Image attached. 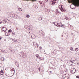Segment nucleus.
I'll return each instance as SVG.
<instances>
[{
	"label": "nucleus",
	"instance_id": "nucleus-44",
	"mask_svg": "<svg viewBox=\"0 0 79 79\" xmlns=\"http://www.w3.org/2000/svg\"><path fill=\"white\" fill-rule=\"evenodd\" d=\"M42 31V30H41V31H40H40Z\"/></svg>",
	"mask_w": 79,
	"mask_h": 79
},
{
	"label": "nucleus",
	"instance_id": "nucleus-9",
	"mask_svg": "<svg viewBox=\"0 0 79 79\" xmlns=\"http://www.w3.org/2000/svg\"><path fill=\"white\" fill-rule=\"evenodd\" d=\"M60 24H61V23H56V26H57V27H60L61 26Z\"/></svg>",
	"mask_w": 79,
	"mask_h": 79
},
{
	"label": "nucleus",
	"instance_id": "nucleus-16",
	"mask_svg": "<svg viewBox=\"0 0 79 79\" xmlns=\"http://www.w3.org/2000/svg\"><path fill=\"white\" fill-rule=\"evenodd\" d=\"M26 16L27 18H29V17H30V16L29 15H26Z\"/></svg>",
	"mask_w": 79,
	"mask_h": 79
},
{
	"label": "nucleus",
	"instance_id": "nucleus-18",
	"mask_svg": "<svg viewBox=\"0 0 79 79\" xmlns=\"http://www.w3.org/2000/svg\"><path fill=\"white\" fill-rule=\"evenodd\" d=\"M6 21L5 20H3V24H5L6 23Z\"/></svg>",
	"mask_w": 79,
	"mask_h": 79
},
{
	"label": "nucleus",
	"instance_id": "nucleus-49",
	"mask_svg": "<svg viewBox=\"0 0 79 79\" xmlns=\"http://www.w3.org/2000/svg\"><path fill=\"white\" fill-rule=\"evenodd\" d=\"M29 33H30V32H29Z\"/></svg>",
	"mask_w": 79,
	"mask_h": 79
},
{
	"label": "nucleus",
	"instance_id": "nucleus-10",
	"mask_svg": "<svg viewBox=\"0 0 79 79\" xmlns=\"http://www.w3.org/2000/svg\"><path fill=\"white\" fill-rule=\"evenodd\" d=\"M67 64H69V66H71V65H72V64H71V61H68L67 62Z\"/></svg>",
	"mask_w": 79,
	"mask_h": 79
},
{
	"label": "nucleus",
	"instance_id": "nucleus-20",
	"mask_svg": "<svg viewBox=\"0 0 79 79\" xmlns=\"http://www.w3.org/2000/svg\"><path fill=\"white\" fill-rule=\"evenodd\" d=\"M75 50L76 52H77L79 50V49L78 48H76Z\"/></svg>",
	"mask_w": 79,
	"mask_h": 79
},
{
	"label": "nucleus",
	"instance_id": "nucleus-47",
	"mask_svg": "<svg viewBox=\"0 0 79 79\" xmlns=\"http://www.w3.org/2000/svg\"><path fill=\"white\" fill-rule=\"evenodd\" d=\"M13 35H15V33H14V34H13Z\"/></svg>",
	"mask_w": 79,
	"mask_h": 79
},
{
	"label": "nucleus",
	"instance_id": "nucleus-13",
	"mask_svg": "<svg viewBox=\"0 0 79 79\" xmlns=\"http://www.w3.org/2000/svg\"><path fill=\"white\" fill-rule=\"evenodd\" d=\"M75 71V69H73V70H72L71 73L73 74V73H74V71Z\"/></svg>",
	"mask_w": 79,
	"mask_h": 79
},
{
	"label": "nucleus",
	"instance_id": "nucleus-42",
	"mask_svg": "<svg viewBox=\"0 0 79 79\" xmlns=\"http://www.w3.org/2000/svg\"><path fill=\"white\" fill-rule=\"evenodd\" d=\"M0 40H2V38L0 37Z\"/></svg>",
	"mask_w": 79,
	"mask_h": 79
},
{
	"label": "nucleus",
	"instance_id": "nucleus-29",
	"mask_svg": "<svg viewBox=\"0 0 79 79\" xmlns=\"http://www.w3.org/2000/svg\"><path fill=\"white\" fill-rule=\"evenodd\" d=\"M3 70H2L0 72V73H3Z\"/></svg>",
	"mask_w": 79,
	"mask_h": 79
},
{
	"label": "nucleus",
	"instance_id": "nucleus-12",
	"mask_svg": "<svg viewBox=\"0 0 79 79\" xmlns=\"http://www.w3.org/2000/svg\"><path fill=\"white\" fill-rule=\"evenodd\" d=\"M41 6H42V7H45V4L43 3V4L42 5H41Z\"/></svg>",
	"mask_w": 79,
	"mask_h": 79
},
{
	"label": "nucleus",
	"instance_id": "nucleus-43",
	"mask_svg": "<svg viewBox=\"0 0 79 79\" xmlns=\"http://www.w3.org/2000/svg\"><path fill=\"white\" fill-rule=\"evenodd\" d=\"M14 16H15V14H14Z\"/></svg>",
	"mask_w": 79,
	"mask_h": 79
},
{
	"label": "nucleus",
	"instance_id": "nucleus-8",
	"mask_svg": "<svg viewBox=\"0 0 79 79\" xmlns=\"http://www.w3.org/2000/svg\"><path fill=\"white\" fill-rule=\"evenodd\" d=\"M61 11H62V12H64L65 11L64 10L63 8V7H62V5H61Z\"/></svg>",
	"mask_w": 79,
	"mask_h": 79
},
{
	"label": "nucleus",
	"instance_id": "nucleus-26",
	"mask_svg": "<svg viewBox=\"0 0 79 79\" xmlns=\"http://www.w3.org/2000/svg\"><path fill=\"white\" fill-rule=\"evenodd\" d=\"M36 56L37 57H39V55H38V54H36Z\"/></svg>",
	"mask_w": 79,
	"mask_h": 79
},
{
	"label": "nucleus",
	"instance_id": "nucleus-48",
	"mask_svg": "<svg viewBox=\"0 0 79 79\" xmlns=\"http://www.w3.org/2000/svg\"><path fill=\"white\" fill-rule=\"evenodd\" d=\"M44 35V34L43 35Z\"/></svg>",
	"mask_w": 79,
	"mask_h": 79
},
{
	"label": "nucleus",
	"instance_id": "nucleus-5",
	"mask_svg": "<svg viewBox=\"0 0 79 79\" xmlns=\"http://www.w3.org/2000/svg\"><path fill=\"white\" fill-rule=\"evenodd\" d=\"M73 5H74V6H79V2H78L76 4L74 3Z\"/></svg>",
	"mask_w": 79,
	"mask_h": 79
},
{
	"label": "nucleus",
	"instance_id": "nucleus-30",
	"mask_svg": "<svg viewBox=\"0 0 79 79\" xmlns=\"http://www.w3.org/2000/svg\"><path fill=\"white\" fill-rule=\"evenodd\" d=\"M18 29V28L17 27L16 28L15 30L16 31H17Z\"/></svg>",
	"mask_w": 79,
	"mask_h": 79
},
{
	"label": "nucleus",
	"instance_id": "nucleus-37",
	"mask_svg": "<svg viewBox=\"0 0 79 79\" xmlns=\"http://www.w3.org/2000/svg\"><path fill=\"white\" fill-rule=\"evenodd\" d=\"M70 62H71V63H73V61H71V60H70Z\"/></svg>",
	"mask_w": 79,
	"mask_h": 79
},
{
	"label": "nucleus",
	"instance_id": "nucleus-34",
	"mask_svg": "<svg viewBox=\"0 0 79 79\" xmlns=\"http://www.w3.org/2000/svg\"><path fill=\"white\" fill-rule=\"evenodd\" d=\"M2 50L0 49V52H2Z\"/></svg>",
	"mask_w": 79,
	"mask_h": 79
},
{
	"label": "nucleus",
	"instance_id": "nucleus-28",
	"mask_svg": "<svg viewBox=\"0 0 79 79\" xmlns=\"http://www.w3.org/2000/svg\"><path fill=\"white\" fill-rule=\"evenodd\" d=\"M76 78L79 79V76H76Z\"/></svg>",
	"mask_w": 79,
	"mask_h": 79
},
{
	"label": "nucleus",
	"instance_id": "nucleus-6",
	"mask_svg": "<svg viewBox=\"0 0 79 79\" xmlns=\"http://www.w3.org/2000/svg\"><path fill=\"white\" fill-rule=\"evenodd\" d=\"M50 10L49 9H46L45 11L46 12H47V13H49L50 11Z\"/></svg>",
	"mask_w": 79,
	"mask_h": 79
},
{
	"label": "nucleus",
	"instance_id": "nucleus-25",
	"mask_svg": "<svg viewBox=\"0 0 79 79\" xmlns=\"http://www.w3.org/2000/svg\"><path fill=\"white\" fill-rule=\"evenodd\" d=\"M55 1H53L52 2V5H55Z\"/></svg>",
	"mask_w": 79,
	"mask_h": 79
},
{
	"label": "nucleus",
	"instance_id": "nucleus-22",
	"mask_svg": "<svg viewBox=\"0 0 79 79\" xmlns=\"http://www.w3.org/2000/svg\"><path fill=\"white\" fill-rule=\"evenodd\" d=\"M9 32H12V30H11V29H10L9 30Z\"/></svg>",
	"mask_w": 79,
	"mask_h": 79
},
{
	"label": "nucleus",
	"instance_id": "nucleus-1",
	"mask_svg": "<svg viewBox=\"0 0 79 79\" xmlns=\"http://www.w3.org/2000/svg\"><path fill=\"white\" fill-rule=\"evenodd\" d=\"M69 75V74H66L65 75H64L62 76V79H69V77H68H68Z\"/></svg>",
	"mask_w": 79,
	"mask_h": 79
},
{
	"label": "nucleus",
	"instance_id": "nucleus-41",
	"mask_svg": "<svg viewBox=\"0 0 79 79\" xmlns=\"http://www.w3.org/2000/svg\"><path fill=\"white\" fill-rule=\"evenodd\" d=\"M46 1V2H47V1H48V0H45Z\"/></svg>",
	"mask_w": 79,
	"mask_h": 79
},
{
	"label": "nucleus",
	"instance_id": "nucleus-52",
	"mask_svg": "<svg viewBox=\"0 0 79 79\" xmlns=\"http://www.w3.org/2000/svg\"><path fill=\"white\" fill-rule=\"evenodd\" d=\"M75 60H76V58H75Z\"/></svg>",
	"mask_w": 79,
	"mask_h": 79
},
{
	"label": "nucleus",
	"instance_id": "nucleus-35",
	"mask_svg": "<svg viewBox=\"0 0 79 79\" xmlns=\"http://www.w3.org/2000/svg\"><path fill=\"white\" fill-rule=\"evenodd\" d=\"M40 49H42V47H40Z\"/></svg>",
	"mask_w": 79,
	"mask_h": 79
},
{
	"label": "nucleus",
	"instance_id": "nucleus-23",
	"mask_svg": "<svg viewBox=\"0 0 79 79\" xmlns=\"http://www.w3.org/2000/svg\"><path fill=\"white\" fill-rule=\"evenodd\" d=\"M39 20H40V21H41L42 20V18L41 17H39Z\"/></svg>",
	"mask_w": 79,
	"mask_h": 79
},
{
	"label": "nucleus",
	"instance_id": "nucleus-39",
	"mask_svg": "<svg viewBox=\"0 0 79 79\" xmlns=\"http://www.w3.org/2000/svg\"><path fill=\"white\" fill-rule=\"evenodd\" d=\"M2 21H0V23H2Z\"/></svg>",
	"mask_w": 79,
	"mask_h": 79
},
{
	"label": "nucleus",
	"instance_id": "nucleus-32",
	"mask_svg": "<svg viewBox=\"0 0 79 79\" xmlns=\"http://www.w3.org/2000/svg\"><path fill=\"white\" fill-rule=\"evenodd\" d=\"M12 71H15V69H14V68H13V69H12Z\"/></svg>",
	"mask_w": 79,
	"mask_h": 79
},
{
	"label": "nucleus",
	"instance_id": "nucleus-45",
	"mask_svg": "<svg viewBox=\"0 0 79 79\" xmlns=\"http://www.w3.org/2000/svg\"><path fill=\"white\" fill-rule=\"evenodd\" d=\"M50 73H52V71H50Z\"/></svg>",
	"mask_w": 79,
	"mask_h": 79
},
{
	"label": "nucleus",
	"instance_id": "nucleus-24",
	"mask_svg": "<svg viewBox=\"0 0 79 79\" xmlns=\"http://www.w3.org/2000/svg\"><path fill=\"white\" fill-rule=\"evenodd\" d=\"M70 50H73V48L72 47H71L70 48Z\"/></svg>",
	"mask_w": 79,
	"mask_h": 79
},
{
	"label": "nucleus",
	"instance_id": "nucleus-46",
	"mask_svg": "<svg viewBox=\"0 0 79 79\" xmlns=\"http://www.w3.org/2000/svg\"><path fill=\"white\" fill-rule=\"evenodd\" d=\"M2 52H5V51H2Z\"/></svg>",
	"mask_w": 79,
	"mask_h": 79
},
{
	"label": "nucleus",
	"instance_id": "nucleus-21",
	"mask_svg": "<svg viewBox=\"0 0 79 79\" xmlns=\"http://www.w3.org/2000/svg\"><path fill=\"white\" fill-rule=\"evenodd\" d=\"M52 23L53 24H55V26H56V24H57V23H56L55 22H53Z\"/></svg>",
	"mask_w": 79,
	"mask_h": 79
},
{
	"label": "nucleus",
	"instance_id": "nucleus-33",
	"mask_svg": "<svg viewBox=\"0 0 79 79\" xmlns=\"http://www.w3.org/2000/svg\"><path fill=\"white\" fill-rule=\"evenodd\" d=\"M62 24H61V26H60V27H62Z\"/></svg>",
	"mask_w": 79,
	"mask_h": 79
},
{
	"label": "nucleus",
	"instance_id": "nucleus-3",
	"mask_svg": "<svg viewBox=\"0 0 79 79\" xmlns=\"http://www.w3.org/2000/svg\"><path fill=\"white\" fill-rule=\"evenodd\" d=\"M75 71L73 73H72V74H74V75H75V76H77V73L78 72H76L77 70L76 69H75Z\"/></svg>",
	"mask_w": 79,
	"mask_h": 79
},
{
	"label": "nucleus",
	"instance_id": "nucleus-19",
	"mask_svg": "<svg viewBox=\"0 0 79 79\" xmlns=\"http://www.w3.org/2000/svg\"><path fill=\"white\" fill-rule=\"evenodd\" d=\"M43 3H44V2H40V5H41V6L42 5H43Z\"/></svg>",
	"mask_w": 79,
	"mask_h": 79
},
{
	"label": "nucleus",
	"instance_id": "nucleus-40",
	"mask_svg": "<svg viewBox=\"0 0 79 79\" xmlns=\"http://www.w3.org/2000/svg\"><path fill=\"white\" fill-rule=\"evenodd\" d=\"M33 1H36L37 0H32Z\"/></svg>",
	"mask_w": 79,
	"mask_h": 79
},
{
	"label": "nucleus",
	"instance_id": "nucleus-15",
	"mask_svg": "<svg viewBox=\"0 0 79 79\" xmlns=\"http://www.w3.org/2000/svg\"><path fill=\"white\" fill-rule=\"evenodd\" d=\"M3 72H2L0 73V74L1 76H3Z\"/></svg>",
	"mask_w": 79,
	"mask_h": 79
},
{
	"label": "nucleus",
	"instance_id": "nucleus-27",
	"mask_svg": "<svg viewBox=\"0 0 79 79\" xmlns=\"http://www.w3.org/2000/svg\"><path fill=\"white\" fill-rule=\"evenodd\" d=\"M12 40H13V41L14 42H15V41H16V42H18V41H17V40H13V39H12Z\"/></svg>",
	"mask_w": 79,
	"mask_h": 79
},
{
	"label": "nucleus",
	"instance_id": "nucleus-51",
	"mask_svg": "<svg viewBox=\"0 0 79 79\" xmlns=\"http://www.w3.org/2000/svg\"><path fill=\"white\" fill-rule=\"evenodd\" d=\"M4 50H3V51H4Z\"/></svg>",
	"mask_w": 79,
	"mask_h": 79
},
{
	"label": "nucleus",
	"instance_id": "nucleus-14",
	"mask_svg": "<svg viewBox=\"0 0 79 79\" xmlns=\"http://www.w3.org/2000/svg\"><path fill=\"white\" fill-rule=\"evenodd\" d=\"M62 27H63L64 28H65L66 27V26L64 25H62Z\"/></svg>",
	"mask_w": 79,
	"mask_h": 79
},
{
	"label": "nucleus",
	"instance_id": "nucleus-38",
	"mask_svg": "<svg viewBox=\"0 0 79 79\" xmlns=\"http://www.w3.org/2000/svg\"><path fill=\"white\" fill-rule=\"evenodd\" d=\"M5 29H6L5 28L2 29V30H5Z\"/></svg>",
	"mask_w": 79,
	"mask_h": 79
},
{
	"label": "nucleus",
	"instance_id": "nucleus-7",
	"mask_svg": "<svg viewBox=\"0 0 79 79\" xmlns=\"http://www.w3.org/2000/svg\"><path fill=\"white\" fill-rule=\"evenodd\" d=\"M10 33L7 32L5 33V35H6V36H8V35H10Z\"/></svg>",
	"mask_w": 79,
	"mask_h": 79
},
{
	"label": "nucleus",
	"instance_id": "nucleus-36",
	"mask_svg": "<svg viewBox=\"0 0 79 79\" xmlns=\"http://www.w3.org/2000/svg\"><path fill=\"white\" fill-rule=\"evenodd\" d=\"M38 70H39L40 71V68H38Z\"/></svg>",
	"mask_w": 79,
	"mask_h": 79
},
{
	"label": "nucleus",
	"instance_id": "nucleus-17",
	"mask_svg": "<svg viewBox=\"0 0 79 79\" xmlns=\"http://www.w3.org/2000/svg\"><path fill=\"white\" fill-rule=\"evenodd\" d=\"M18 9L19 11H22V9L19 8H18Z\"/></svg>",
	"mask_w": 79,
	"mask_h": 79
},
{
	"label": "nucleus",
	"instance_id": "nucleus-11",
	"mask_svg": "<svg viewBox=\"0 0 79 79\" xmlns=\"http://www.w3.org/2000/svg\"><path fill=\"white\" fill-rule=\"evenodd\" d=\"M10 51H11V52H13V53H15V51L13 49H11Z\"/></svg>",
	"mask_w": 79,
	"mask_h": 79
},
{
	"label": "nucleus",
	"instance_id": "nucleus-50",
	"mask_svg": "<svg viewBox=\"0 0 79 79\" xmlns=\"http://www.w3.org/2000/svg\"><path fill=\"white\" fill-rule=\"evenodd\" d=\"M76 61H77V60L76 59Z\"/></svg>",
	"mask_w": 79,
	"mask_h": 79
},
{
	"label": "nucleus",
	"instance_id": "nucleus-4",
	"mask_svg": "<svg viewBox=\"0 0 79 79\" xmlns=\"http://www.w3.org/2000/svg\"><path fill=\"white\" fill-rule=\"evenodd\" d=\"M24 27L25 29H27V30L29 31V30H30V27L27 26H26Z\"/></svg>",
	"mask_w": 79,
	"mask_h": 79
},
{
	"label": "nucleus",
	"instance_id": "nucleus-2",
	"mask_svg": "<svg viewBox=\"0 0 79 79\" xmlns=\"http://www.w3.org/2000/svg\"><path fill=\"white\" fill-rule=\"evenodd\" d=\"M5 29L6 30L5 31V30H2V31H4V32H6L7 29H6V28L5 27H3L2 28V29Z\"/></svg>",
	"mask_w": 79,
	"mask_h": 79
},
{
	"label": "nucleus",
	"instance_id": "nucleus-53",
	"mask_svg": "<svg viewBox=\"0 0 79 79\" xmlns=\"http://www.w3.org/2000/svg\"><path fill=\"white\" fill-rule=\"evenodd\" d=\"M3 60H4V59H3Z\"/></svg>",
	"mask_w": 79,
	"mask_h": 79
},
{
	"label": "nucleus",
	"instance_id": "nucleus-31",
	"mask_svg": "<svg viewBox=\"0 0 79 79\" xmlns=\"http://www.w3.org/2000/svg\"><path fill=\"white\" fill-rule=\"evenodd\" d=\"M8 14L9 15H11V13H9Z\"/></svg>",
	"mask_w": 79,
	"mask_h": 79
}]
</instances>
